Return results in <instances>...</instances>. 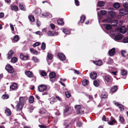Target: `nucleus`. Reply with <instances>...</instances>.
I'll list each match as a JSON object with an SVG mask.
<instances>
[{"instance_id":"bb28decb","label":"nucleus","mask_w":128,"mask_h":128,"mask_svg":"<svg viewBox=\"0 0 128 128\" xmlns=\"http://www.w3.org/2000/svg\"><path fill=\"white\" fill-rule=\"evenodd\" d=\"M120 4L118 2L114 3L113 4L114 7L116 8H118L120 6Z\"/></svg>"},{"instance_id":"473e14b6","label":"nucleus","mask_w":128,"mask_h":128,"mask_svg":"<svg viewBox=\"0 0 128 128\" xmlns=\"http://www.w3.org/2000/svg\"><path fill=\"white\" fill-rule=\"evenodd\" d=\"M9 98V95L8 94H5L3 95L2 96V98L3 99H6Z\"/></svg>"},{"instance_id":"aec40b11","label":"nucleus","mask_w":128,"mask_h":128,"mask_svg":"<svg viewBox=\"0 0 128 128\" xmlns=\"http://www.w3.org/2000/svg\"><path fill=\"white\" fill-rule=\"evenodd\" d=\"M26 102L25 98L23 97H20L19 98V102L21 104H23Z\"/></svg>"},{"instance_id":"1a4fd4ad","label":"nucleus","mask_w":128,"mask_h":128,"mask_svg":"<svg viewBox=\"0 0 128 128\" xmlns=\"http://www.w3.org/2000/svg\"><path fill=\"white\" fill-rule=\"evenodd\" d=\"M58 56L60 59L62 60H64L66 59L65 56L62 53H58Z\"/></svg>"},{"instance_id":"72a5a7b5","label":"nucleus","mask_w":128,"mask_h":128,"mask_svg":"<svg viewBox=\"0 0 128 128\" xmlns=\"http://www.w3.org/2000/svg\"><path fill=\"white\" fill-rule=\"evenodd\" d=\"M77 113L78 114H82L84 113V108H82L79 110L77 111Z\"/></svg>"},{"instance_id":"c85d7f7f","label":"nucleus","mask_w":128,"mask_h":128,"mask_svg":"<svg viewBox=\"0 0 128 128\" xmlns=\"http://www.w3.org/2000/svg\"><path fill=\"white\" fill-rule=\"evenodd\" d=\"M80 22L81 23H83L86 19V17L84 15H82L80 17Z\"/></svg>"},{"instance_id":"6e6d98bb","label":"nucleus","mask_w":128,"mask_h":128,"mask_svg":"<svg viewBox=\"0 0 128 128\" xmlns=\"http://www.w3.org/2000/svg\"><path fill=\"white\" fill-rule=\"evenodd\" d=\"M47 34L49 36H53V33L51 31H48L47 32Z\"/></svg>"},{"instance_id":"f8f14e48","label":"nucleus","mask_w":128,"mask_h":128,"mask_svg":"<svg viewBox=\"0 0 128 128\" xmlns=\"http://www.w3.org/2000/svg\"><path fill=\"white\" fill-rule=\"evenodd\" d=\"M115 53V49L113 48L108 51V53L109 56H113Z\"/></svg>"},{"instance_id":"680f3d73","label":"nucleus","mask_w":128,"mask_h":128,"mask_svg":"<svg viewBox=\"0 0 128 128\" xmlns=\"http://www.w3.org/2000/svg\"><path fill=\"white\" fill-rule=\"evenodd\" d=\"M42 16H48L49 15V14L47 12H45V13H42Z\"/></svg>"},{"instance_id":"4d7b16f0","label":"nucleus","mask_w":128,"mask_h":128,"mask_svg":"<svg viewBox=\"0 0 128 128\" xmlns=\"http://www.w3.org/2000/svg\"><path fill=\"white\" fill-rule=\"evenodd\" d=\"M41 75L42 76H46V73L44 71H42L40 72Z\"/></svg>"},{"instance_id":"58836bf2","label":"nucleus","mask_w":128,"mask_h":128,"mask_svg":"<svg viewBox=\"0 0 128 128\" xmlns=\"http://www.w3.org/2000/svg\"><path fill=\"white\" fill-rule=\"evenodd\" d=\"M117 89V87L116 86H115L113 87L111 90V91L112 92H114Z\"/></svg>"},{"instance_id":"13d9d810","label":"nucleus","mask_w":128,"mask_h":128,"mask_svg":"<svg viewBox=\"0 0 128 128\" xmlns=\"http://www.w3.org/2000/svg\"><path fill=\"white\" fill-rule=\"evenodd\" d=\"M40 43L39 42H36L33 44V46L34 47H35L37 46H38L40 45Z\"/></svg>"},{"instance_id":"09e8293b","label":"nucleus","mask_w":128,"mask_h":128,"mask_svg":"<svg viewBox=\"0 0 128 128\" xmlns=\"http://www.w3.org/2000/svg\"><path fill=\"white\" fill-rule=\"evenodd\" d=\"M48 58L50 60H51L52 58V55L50 53H48L47 56Z\"/></svg>"},{"instance_id":"0eeeda50","label":"nucleus","mask_w":128,"mask_h":128,"mask_svg":"<svg viewBox=\"0 0 128 128\" xmlns=\"http://www.w3.org/2000/svg\"><path fill=\"white\" fill-rule=\"evenodd\" d=\"M20 57L21 60H26L28 58V55L26 54H24L23 53H21L20 54Z\"/></svg>"},{"instance_id":"864d4df0","label":"nucleus","mask_w":128,"mask_h":128,"mask_svg":"<svg viewBox=\"0 0 128 128\" xmlns=\"http://www.w3.org/2000/svg\"><path fill=\"white\" fill-rule=\"evenodd\" d=\"M100 13L102 15H106V11L105 10H101L100 11Z\"/></svg>"},{"instance_id":"393cba45","label":"nucleus","mask_w":128,"mask_h":128,"mask_svg":"<svg viewBox=\"0 0 128 128\" xmlns=\"http://www.w3.org/2000/svg\"><path fill=\"white\" fill-rule=\"evenodd\" d=\"M127 71L124 69H122L121 70V74L122 76L126 75L127 74Z\"/></svg>"},{"instance_id":"338daca9","label":"nucleus","mask_w":128,"mask_h":128,"mask_svg":"<svg viewBox=\"0 0 128 128\" xmlns=\"http://www.w3.org/2000/svg\"><path fill=\"white\" fill-rule=\"evenodd\" d=\"M50 26L51 28L54 30V29L55 28V26L53 24H50Z\"/></svg>"},{"instance_id":"4be33fe9","label":"nucleus","mask_w":128,"mask_h":128,"mask_svg":"<svg viewBox=\"0 0 128 128\" xmlns=\"http://www.w3.org/2000/svg\"><path fill=\"white\" fill-rule=\"evenodd\" d=\"M50 103L51 104H52L53 103L56 102V101L54 97H52L50 99Z\"/></svg>"},{"instance_id":"2f4dec72","label":"nucleus","mask_w":128,"mask_h":128,"mask_svg":"<svg viewBox=\"0 0 128 128\" xmlns=\"http://www.w3.org/2000/svg\"><path fill=\"white\" fill-rule=\"evenodd\" d=\"M28 18L32 22H34V16L32 15L28 16Z\"/></svg>"},{"instance_id":"7c9ffc66","label":"nucleus","mask_w":128,"mask_h":128,"mask_svg":"<svg viewBox=\"0 0 128 128\" xmlns=\"http://www.w3.org/2000/svg\"><path fill=\"white\" fill-rule=\"evenodd\" d=\"M11 9L12 10L16 11L18 10V8L16 6H11Z\"/></svg>"},{"instance_id":"a19ab883","label":"nucleus","mask_w":128,"mask_h":128,"mask_svg":"<svg viewBox=\"0 0 128 128\" xmlns=\"http://www.w3.org/2000/svg\"><path fill=\"white\" fill-rule=\"evenodd\" d=\"M120 28L121 33L123 34H125L126 32V29L124 27H122Z\"/></svg>"},{"instance_id":"e2e57ef3","label":"nucleus","mask_w":128,"mask_h":128,"mask_svg":"<svg viewBox=\"0 0 128 128\" xmlns=\"http://www.w3.org/2000/svg\"><path fill=\"white\" fill-rule=\"evenodd\" d=\"M69 109V107L68 106H66V108L64 109V112H66Z\"/></svg>"},{"instance_id":"c756f323","label":"nucleus","mask_w":128,"mask_h":128,"mask_svg":"<svg viewBox=\"0 0 128 128\" xmlns=\"http://www.w3.org/2000/svg\"><path fill=\"white\" fill-rule=\"evenodd\" d=\"M88 83V80L86 79H84L82 81V84L84 86H86L87 85Z\"/></svg>"},{"instance_id":"cd10ccee","label":"nucleus","mask_w":128,"mask_h":128,"mask_svg":"<svg viewBox=\"0 0 128 128\" xmlns=\"http://www.w3.org/2000/svg\"><path fill=\"white\" fill-rule=\"evenodd\" d=\"M101 96L102 98H105L107 97L108 94L106 92H104L102 93Z\"/></svg>"},{"instance_id":"9b49d317","label":"nucleus","mask_w":128,"mask_h":128,"mask_svg":"<svg viewBox=\"0 0 128 128\" xmlns=\"http://www.w3.org/2000/svg\"><path fill=\"white\" fill-rule=\"evenodd\" d=\"M109 14L111 18H114L116 16V13L113 11L111 10L109 12Z\"/></svg>"},{"instance_id":"f257e3e1","label":"nucleus","mask_w":128,"mask_h":128,"mask_svg":"<svg viewBox=\"0 0 128 128\" xmlns=\"http://www.w3.org/2000/svg\"><path fill=\"white\" fill-rule=\"evenodd\" d=\"M118 21L116 20H114L113 21H112V19L110 18H107L106 19L103 20L102 22H103L107 23H112V22L115 23L113 25L114 26H116V24L118 23Z\"/></svg>"},{"instance_id":"39448f33","label":"nucleus","mask_w":128,"mask_h":128,"mask_svg":"<svg viewBox=\"0 0 128 128\" xmlns=\"http://www.w3.org/2000/svg\"><path fill=\"white\" fill-rule=\"evenodd\" d=\"M24 104H23L18 103L16 106V108L17 111H20L22 108Z\"/></svg>"},{"instance_id":"a878e982","label":"nucleus","mask_w":128,"mask_h":128,"mask_svg":"<svg viewBox=\"0 0 128 128\" xmlns=\"http://www.w3.org/2000/svg\"><path fill=\"white\" fill-rule=\"evenodd\" d=\"M5 113L7 116H8L10 115L11 112L9 109L7 108L5 110Z\"/></svg>"},{"instance_id":"6e6552de","label":"nucleus","mask_w":128,"mask_h":128,"mask_svg":"<svg viewBox=\"0 0 128 128\" xmlns=\"http://www.w3.org/2000/svg\"><path fill=\"white\" fill-rule=\"evenodd\" d=\"M105 82L108 84L112 82L111 77L108 76H105L104 77Z\"/></svg>"},{"instance_id":"774afa93","label":"nucleus","mask_w":128,"mask_h":128,"mask_svg":"<svg viewBox=\"0 0 128 128\" xmlns=\"http://www.w3.org/2000/svg\"><path fill=\"white\" fill-rule=\"evenodd\" d=\"M102 120H104V121H106L108 120V119L106 118L104 116H103Z\"/></svg>"},{"instance_id":"9d476101","label":"nucleus","mask_w":128,"mask_h":128,"mask_svg":"<svg viewBox=\"0 0 128 128\" xmlns=\"http://www.w3.org/2000/svg\"><path fill=\"white\" fill-rule=\"evenodd\" d=\"M90 78L92 79H94L96 77L97 74L94 72H91L90 74Z\"/></svg>"},{"instance_id":"ea45409f","label":"nucleus","mask_w":128,"mask_h":128,"mask_svg":"<svg viewBox=\"0 0 128 128\" xmlns=\"http://www.w3.org/2000/svg\"><path fill=\"white\" fill-rule=\"evenodd\" d=\"M32 59V60H33L35 62H39V60L35 56H33Z\"/></svg>"},{"instance_id":"052dcab7","label":"nucleus","mask_w":128,"mask_h":128,"mask_svg":"<svg viewBox=\"0 0 128 128\" xmlns=\"http://www.w3.org/2000/svg\"><path fill=\"white\" fill-rule=\"evenodd\" d=\"M75 3L77 6H78L79 5V2L78 0H74Z\"/></svg>"},{"instance_id":"20e7f679","label":"nucleus","mask_w":128,"mask_h":128,"mask_svg":"<svg viewBox=\"0 0 128 128\" xmlns=\"http://www.w3.org/2000/svg\"><path fill=\"white\" fill-rule=\"evenodd\" d=\"M119 13L120 15L124 16L128 13V10L125 9H122L120 10Z\"/></svg>"},{"instance_id":"e433bc0d","label":"nucleus","mask_w":128,"mask_h":128,"mask_svg":"<svg viewBox=\"0 0 128 128\" xmlns=\"http://www.w3.org/2000/svg\"><path fill=\"white\" fill-rule=\"evenodd\" d=\"M126 52L125 50H122L121 52V55L123 57H126L128 58V54L126 55L125 54H126Z\"/></svg>"},{"instance_id":"bf43d9fd","label":"nucleus","mask_w":128,"mask_h":128,"mask_svg":"<svg viewBox=\"0 0 128 128\" xmlns=\"http://www.w3.org/2000/svg\"><path fill=\"white\" fill-rule=\"evenodd\" d=\"M123 42L124 43H127L128 42V38L126 37L123 40Z\"/></svg>"},{"instance_id":"49530a36","label":"nucleus","mask_w":128,"mask_h":128,"mask_svg":"<svg viewBox=\"0 0 128 128\" xmlns=\"http://www.w3.org/2000/svg\"><path fill=\"white\" fill-rule=\"evenodd\" d=\"M75 107L76 110L77 111L79 110L80 109L82 108H81L80 106L79 105H76Z\"/></svg>"},{"instance_id":"6ab92c4d","label":"nucleus","mask_w":128,"mask_h":128,"mask_svg":"<svg viewBox=\"0 0 128 128\" xmlns=\"http://www.w3.org/2000/svg\"><path fill=\"white\" fill-rule=\"evenodd\" d=\"M122 37V36L121 34H119L116 36L115 37L116 40H118L121 39Z\"/></svg>"},{"instance_id":"5fc2aeb1","label":"nucleus","mask_w":128,"mask_h":128,"mask_svg":"<svg viewBox=\"0 0 128 128\" xmlns=\"http://www.w3.org/2000/svg\"><path fill=\"white\" fill-rule=\"evenodd\" d=\"M120 119L119 120L122 123L124 122V119L123 116H120L119 117Z\"/></svg>"},{"instance_id":"de8ad7c7","label":"nucleus","mask_w":128,"mask_h":128,"mask_svg":"<svg viewBox=\"0 0 128 128\" xmlns=\"http://www.w3.org/2000/svg\"><path fill=\"white\" fill-rule=\"evenodd\" d=\"M46 112V110L44 109V108H41L39 112L40 114H43L45 113Z\"/></svg>"},{"instance_id":"37998d69","label":"nucleus","mask_w":128,"mask_h":128,"mask_svg":"<svg viewBox=\"0 0 128 128\" xmlns=\"http://www.w3.org/2000/svg\"><path fill=\"white\" fill-rule=\"evenodd\" d=\"M63 32L66 34H70V31L66 29H64L63 30Z\"/></svg>"},{"instance_id":"c9c22d12","label":"nucleus","mask_w":128,"mask_h":128,"mask_svg":"<svg viewBox=\"0 0 128 128\" xmlns=\"http://www.w3.org/2000/svg\"><path fill=\"white\" fill-rule=\"evenodd\" d=\"M58 23L60 25H63L64 24V22L63 21V20L62 19H60L58 20Z\"/></svg>"},{"instance_id":"f3484780","label":"nucleus","mask_w":128,"mask_h":128,"mask_svg":"<svg viewBox=\"0 0 128 128\" xmlns=\"http://www.w3.org/2000/svg\"><path fill=\"white\" fill-rule=\"evenodd\" d=\"M25 74L29 77H32L33 76V74L32 72L30 71H26L25 72Z\"/></svg>"},{"instance_id":"412c9836","label":"nucleus","mask_w":128,"mask_h":128,"mask_svg":"<svg viewBox=\"0 0 128 128\" xmlns=\"http://www.w3.org/2000/svg\"><path fill=\"white\" fill-rule=\"evenodd\" d=\"M14 52L12 50H10L8 53V59H10L12 56V54H14Z\"/></svg>"},{"instance_id":"603ef678","label":"nucleus","mask_w":128,"mask_h":128,"mask_svg":"<svg viewBox=\"0 0 128 128\" xmlns=\"http://www.w3.org/2000/svg\"><path fill=\"white\" fill-rule=\"evenodd\" d=\"M17 60V59L16 58L13 57L12 58L11 61L12 62L15 63L16 62Z\"/></svg>"},{"instance_id":"a18cd8bd","label":"nucleus","mask_w":128,"mask_h":128,"mask_svg":"<svg viewBox=\"0 0 128 128\" xmlns=\"http://www.w3.org/2000/svg\"><path fill=\"white\" fill-rule=\"evenodd\" d=\"M120 29V28L118 27L116 28L115 30L117 34H119L120 33H121Z\"/></svg>"},{"instance_id":"8fccbe9b","label":"nucleus","mask_w":128,"mask_h":128,"mask_svg":"<svg viewBox=\"0 0 128 128\" xmlns=\"http://www.w3.org/2000/svg\"><path fill=\"white\" fill-rule=\"evenodd\" d=\"M65 94L67 98H69L71 96V94L69 92L67 91L66 92H65Z\"/></svg>"},{"instance_id":"69168bd1","label":"nucleus","mask_w":128,"mask_h":128,"mask_svg":"<svg viewBox=\"0 0 128 128\" xmlns=\"http://www.w3.org/2000/svg\"><path fill=\"white\" fill-rule=\"evenodd\" d=\"M39 126L40 128H46V126L44 125H39Z\"/></svg>"},{"instance_id":"423d86ee","label":"nucleus","mask_w":128,"mask_h":128,"mask_svg":"<svg viewBox=\"0 0 128 128\" xmlns=\"http://www.w3.org/2000/svg\"><path fill=\"white\" fill-rule=\"evenodd\" d=\"M46 89V86L41 85L38 87V90L40 92H42L45 90Z\"/></svg>"},{"instance_id":"f704fd0d","label":"nucleus","mask_w":128,"mask_h":128,"mask_svg":"<svg viewBox=\"0 0 128 128\" xmlns=\"http://www.w3.org/2000/svg\"><path fill=\"white\" fill-rule=\"evenodd\" d=\"M34 97L32 96H31L29 98V102L30 103H32L34 102Z\"/></svg>"},{"instance_id":"79ce46f5","label":"nucleus","mask_w":128,"mask_h":128,"mask_svg":"<svg viewBox=\"0 0 128 128\" xmlns=\"http://www.w3.org/2000/svg\"><path fill=\"white\" fill-rule=\"evenodd\" d=\"M116 120L114 119L112 120L110 122H108V123L110 125H113L116 122Z\"/></svg>"},{"instance_id":"dca6fc26","label":"nucleus","mask_w":128,"mask_h":128,"mask_svg":"<svg viewBox=\"0 0 128 128\" xmlns=\"http://www.w3.org/2000/svg\"><path fill=\"white\" fill-rule=\"evenodd\" d=\"M17 87V85L16 83H14L10 86V88L12 90H14L16 89Z\"/></svg>"},{"instance_id":"4468645a","label":"nucleus","mask_w":128,"mask_h":128,"mask_svg":"<svg viewBox=\"0 0 128 128\" xmlns=\"http://www.w3.org/2000/svg\"><path fill=\"white\" fill-rule=\"evenodd\" d=\"M103 25L106 28V29L107 30H110L112 28V26L110 24H104Z\"/></svg>"},{"instance_id":"a211bd4d","label":"nucleus","mask_w":128,"mask_h":128,"mask_svg":"<svg viewBox=\"0 0 128 128\" xmlns=\"http://www.w3.org/2000/svg\"><path fill=\"white\" fill-rule=\"evenodd\" d=\"M100 84V81L98 80H96L94 81V84L96 86H98Z\"/></svg>"},{"instance_id":"5701e85b","label":"nucleus","mask_w":128,"mask_h":128,"mask_svg":"<svg viewBox=\"0 0 128 128\" xmlns=\"http://www.w3.org/2000/svg\"><path fill=\"white\" fill-rule=\"evenodd\" d=\"M19 39V37L18 35H16L14 37L12 42H17Z\"/></svg>"},{"instance_id":"3c124183","label":"nucleus","mask_w":128,"mask_h":128,"mask_svg":"<svg viewBox=\"0 0 128 128\" xmlns=\"http://www.w3.org/2000/svg\"><path fill=\"white\" fill-rule=\"evenodd\" d=\"M46 48V44L44 42H42V44L41 48L42 50H44Z\"/></svg>"},{"instance_id":"c03bdc74","label":"nucleus","mask_w":128,"mask_h":128,"mask_svg":"<svg viewBox=\"0 0 128 128\" xmlns=\"http://www.w3.org/2000/svg\"><path fill=\"white\" fill-rule=\"evenodd\" d=\"M30 52L33 53V54L36 55L38 53L35 50H34L33 48H31L30 49Z\"/></svg>"},{"instance_id":"4c0bfd02","label":"nucleus","mask_w":128,"mask_h":128,"mask_svg":"<svg viewBox=\"0 0 128 128\" xmlns=\"http://www.w3.org/2000/svg\"><path fill=\"white\" fill-rule=\"evenodd\" d=\"M20 9L23 10H25V6L22 4H20Z\"/></svg>"},{"instance_id":"b1692460","label":"nucleus","mask_w":128,"mask_h":128,"mask_svg":"<svg viewBox=\"0 0 128 128\" xmlns=\"http://www.w3.org/2000/svg\"><path fill=\"white\" fill-rule=\"evenodd\" d=\"M93 62L96 64L98 66H100L102 64V62L101 60H99L97 61H93Z\"/></svg>"},{"instance_id":"7ed1b4c3","label":"nucleus","mask_w":128,"mask_h":128,"mask_svg":"<svg viewBox=\"0 0 128 128\" xmlns=\"http://www.w3.org/2000/svg\"><path fill=\"white\" fill-rule=\"evenodd\" d=\"M6 69L10 73H12L14 71L13 68L10 64H8L6 66Z\"/></svg>"},{"instance_id":"ddd939ff","label":"nucleus","mask_w":128,"mask_h":128,"mask_svg":"<svg viewBox=\"0 0 128 128\" xmlns=\"http://www.w3.org/2000/svg\"><path fill=\"white\" fill-rule=\"evenodd\" d=\"M114 104L117 106L118 107L121 111H122L124 110V107L123 105L117 102H115Z\"/></svg>"},{"instance_id":"0e129e2a","label":"nucleus","mask_w":128,"mask_h":128,"mask_svg":"<svg viewBox=\"0 0 128 128\" xmlns=\"http://www.w3.org/2000/svg\"><path fill=\"white\" fill-rule=\"evenodd\" d=\"M110 72L112 74L114 75H116L117 74L118 72L117 71H115V72L112 71Z\"/></svg>"},{"instance_id":"f03ea898","label":"nucleus","mask_w":128,"mask_h":128,"mask_svg":"<svg viewBox=\"0 0 128 128\" xmlns=\"http://www.w3.org/2000/svg\"><path fill=\"white\" fill-rule=\"evenodd\" d=\"M55 76L56 74L54 72H52L50 74L49 76L51 81L53 82L56 80Z\"/></svg>"},{"instance_id":"2eb2a0df","label":"nucleus","mask_w":128,"mask_h":128,"mask_svg":"<svg viewBox=\"0 0 128 128\" xmlns=\"http://www.w3.org/2000/svg\"><path fill=\"white\" fill-rule=\"evenodd\" d=\"M105 4V2L103 1H98L97 3L98 6L100 7H102L104 6Z\"/></svg>"}]
</instances>
